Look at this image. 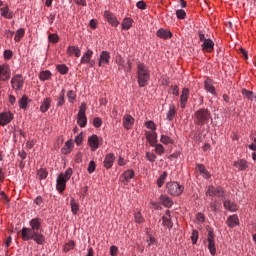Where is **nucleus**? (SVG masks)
<instances>
[{
    "instance_id": "nucleus-1",
    "label": "nucleus",
    "mask_w": 256,
    "mask_h": 256,
    "mask_svg": "<svg viewBox=\"0 0 256 256\" xmlns=\"http://www.w3.org/2000/svg\"><path fill=\"white\" fill-rule=\"evenodd\" d=\"M43 219L35 217L29 221L30 228L23 227L21 229V237L23 241H34L37 245L45 243V235L39 233Z\"/></svg>"
},
{
    "instance_id": "nucleus-2",
    "label": "nucleus",
    "mask_w": 256,
    "mask_h": 256,
    "mask_svg": "<svg viewBox=\"0 0 256 256\" xmlns=\"http://www.w3.org/2000/svg\"><path fill=\"white\" fill-rule=\"evenodd\" d=\"M137 77L139 87H147V84L151 79V73L144 63H139L137 65Z\"/></svg>"
},
{
    "instance_id": "nucleus-3",
    "label": "nucleus",
    "mask_w": 256,
    "mask_h": 256,
    "mask_svg": "<svg viewBox=\"0 0 256 256\" xmlns=\"http://www.w3.org/2000/svg\"><path fill=\"white\" fill-rule=\"evenodd\" d=\"M211 119V111L207 108H200L194 113V122L195 125L203 127L207 125Z\"/></svg>"
},
{
    "instance_id": "nucleus-4",
    "label": "nucleus",
    "mask_w": 256,
    "mask_h": 256,
    "mask_svg": "<svg viewBox=\"0 0 256 256\" xmlns=\"http://www.w3.org/2000/svg\"><path fill=\"white\" fill-rule=\"evenodd\" d=\"M115 63L118 65V71H124L125 73H131V69L133 67V63L131 62V59H128L125 61V58L121 56L120 54L116 55Z\"/></svg>"
},
{
    "instance_id": "nucleus-5",
    "label": "nucleus",
    "mask_w": 256,
    "mask_h": 256,
    "mask_svg": "<svg viewBox=\"0 0 256 256\" xmlns=\"http://www.w3.org/2000/svg\"><path fill=\"white\" fill-rule=\"evenodd\" d=\"M166 191L172 197H179L185 191V186L179 184L178 182H168L166 184Z\"/></svg>"
},
{
    "instance_id": "nucleus-6",
    "label": "nucleus",
    "mask_w": 256,
    "mask_h": 256,
    "mask_svg": "<svg viewBox=\"0 0 256 256\" xmlns=\"http://www.w3.org/2000/svg\"><path fill=\"white\" fill-rule=\"evenodd\" d=\"M87 111V104L85 102H82L79 106V111L77 115V125L79 127H87V115H85Z\"/></svg>"
},
{
    "instance_id": "nucleus-7",
    "label": "nucleus",
    "mask_w": 256,
    "mask_h": 256,
    "mask_svg": "<svg viewBox=\"0 0 256 256\" xmlns=\"http://www.w3.org/2000/svg\"><path fill=\"white\" fill-rule=\"evenodd\" d=\"M25 85V80H23V75L15 74L11 79V86L14 91H22Z\"/></svg>"
},
{
    "instance_id": "nucleus-8",
    "label": "nucleus",
    "mask_w": 256,
    "mask_h": 256,
    "mask_svg": "<svg viewBox=\"0 0 256 256\" xmlns=\"http://www.w3.org/2000/svg\"><path fill=\"white\" fill-rule=\"evenodd\" d=\"M207 242H208V250L210 251V255L216 256L217 247L215 246V233L213 232V230L208 231Z\"/></svg>"
},
{
    "instance_id": "nucleus-9",
    "label": "nucleus",
    "mask_w": 256,
    "mask_h": 256,
    "mask_svg": "<svg viewBox=\"0 0 256 256\" xmlns=\"http://www.w3.org/2000/svg\"><path fill=\"white\" fill-rule=\"evenodd\" d=\"M206 195H209V197H224L225 196V190L221 186H208V189L206 191Z\"/></svg>"
},
{
    "instance_id": "nucleus-10",
    "label": "nucleus",
    "mask_w": 256,
    "mask_h": 256,
    "mask_svg": "<svg viewBox=\"0 0 256 256\" xmlns=\"http://www.w3.org/2000/svg\"><path fill=\"white\" fill-rule=\"evenodd\" d=\"M11 79V66L9 64H0V81H9Z\"/></svg>"
},
{
    "instance_id": "nucleus-11",
    "label": "nucleus",
    "mask_w": 256,
    "mask_h": 256,
    "mask_svg": "<svg viewBox=\"0 0 256 256\" xmlns=\"http://www.w3.org/2000/svg\"><path fill=\"white\" fill-rule=\"evenodd\" d=\"M15 119V115L11 111H6L0 113V125L1 127H5L6 125H9L11 121Z\"/></svg>"
},
{
    "instance_id": "nucleus-12",
    "label": "nucleus",
    "mask_w": 256,
    "mask_h": 256,
    "mask_svg": "<svg viewBox=\"0 0 256 256\" xmlns=\"http://www.w3.org/2000/svg\"><path fill=\"white\" fill-rule=\"evenodd\" d=\"M133 177H135V171H133L132 169H128L123 174H121L120 181L121 183H123V185H129Z\"/></svg>"
},
{
    "instance_id": "nucleus-13",
    "label": "nucleus",
    "mask_w": 256,
    "mask_h": 256,
    "mask_svg": "<svg viewBox=\"0 0 256 256\" xmlns=\"http://www.w3.org/2000/svg\"><path fill=\"white\" fill-rule=\"evenodd\" d=\"M110 61L111 53L109 51H102L98 59V65L100 67H105V65H109Z\"/></svg>"
},
{
    "instance_id": "nucleus-14",
    "label": "nucleus",
    "mask_w": 256,
    "mask_h": 256,
    "mask_svg": "<svg viewBox=\"0 0 256 256\" xmlns=\"http://www.w3.org/2000/svg\"><path fill=\"white\" fill-rule=\"evenodd\" d=\"M104 17L112 27H119V20L116 18L115 14L110 11L104 12Z\"/></svg>"
},
{
    "instance_id": "nucleus-15",
    "label": "nucleus",
    "mask_w": 256,
    "mask_h": 256,
    "mask_svg": "<svg viewBox=\"0 0 256 256\" xmlns=\"http://www.w3.org/2000/svg\"><path fill=\"white\" fill-rule=\"evenodd\" d=\"M67 181L65 178H63V175H58L56 179V189L58 193H63L65 189L67 188Z\"/></svg>"
},
{
    "instance_id": "nucleus-16",
    "label": "nucleus",
    "mask_w": 256,
    "mask_h": 256,
    "mask_svg": "<svg viewBox=\"0 0 256 256\" xmlns=\"http://www.w3.org/2000/svg\"><path fill=\"white\" fill-rule=\"evenodd\" d=\"M201 47L204 53H212L213 49H215V42L211 38H208L201 44Z\"/></svg>"
},
{
    "instance_id": "nucleus-17",
    "label": "nucleus",
    "mask_w": 256,
    "mask_h": 256,
    "mask_svg": "<svg viewBox=\"0 0 256 256\" xmlns=\"http://www.w3.org/2000/svg\"><path fill=\"white\" fill-rule=\"evenodd\" d=\"M233 165L238 171H247L249 169V162L245 159H238L233 162Z\"/></svg>"
},
{
    "instance_id": "nucleus-18",
    "label": "nucleus",
    "mask_w": 256,
    "mask_h": 256,
    "mask_svg": "<svg viewBox=\"0 0 256 256\" xmlns=\"http://www.w3.org/2000/svg\"><path fill=\"white\" fill-rule=\"evenodd\" d=\"M187 101H189V88H183L180 95V107L185 109L187 107Z\"/></svg>"
},
{
    "instance_id": "nucleus-19",
    "label": "nucleus",
    "mask_w": 256,
    "mask_h": 256,
    "mask_svg": "<svg viewBox=\"0 0 256 256\" xmlns=\"http://www.w3.org/2000/svg\"><path fill=\"white\" fill-rule=\"evenodd\" d=\"M88 145L91 151H96L99 149V137L96 134H93L88 138Z\"/></svg>"
},
{
    "instance_id": "nucleus-20",
    "label": "nucleus",
    "mask_w": 256,
    "mask_h": 256,
    "mask_svg": "<svg viewBox=\"0 0 256 256\" xmlns=\"http://www.w3.org/2000/svg\"><path fill=\"white\" fill-rule=\"evenodd\" d=\"M157 37H159L160 39H171L173 37V33L170 30L164 29V28H160L157 30L156 32Z\"/></svg>"
},
{
    "instance_id": "nucleus-21",
    "label": "nucleus",
    "mask_w": 256,
    "mask_h": 256,
    "mask_svg": "<svg viewBox=\"0 0 256 256\" xmlns=\"http://www.w3.org/2000/svg\"><path fill=\"white\" fill-rule=\"evenodd\" d=\"M115 163V154L108 153L104 158V167L105 169H111L113 167V164Z\"/></svg>"
},
{
    "instance_id": "nucleus-22",
    "label": "nucleus",
    "mask_w": 256,
    "mask_h": 256,
    "mask_svg": "<svg viewBox=\"0 0 256 256\" xmlns=\"http://www.w3.org/2000/svg\"><path fill=\"white\" fill-rule=\"evenodd\" d=\"M226 224L230 229L237 227L239 225V216L233 214L227 218Z\"/></svg>"
},
{
    "instance_id": "nucleus-23",
    "label": "nucleus",
    "mask_w": 256,
    "mask_h": 256,
    "mask_svg": "<svg viewBox=\"0 0 256 256\" xmlns=\"http://www.w3.org/2000/svg\"><path fill=\"white\" fill-rule=\"evenodd\" d=\"M93 58V50L88 49L80 59V63L82 65H87V63H91V59Z\"/></svg>"
},
{
    "instance_id": "nucleus-24",
    "label": "nucleus",
    "mask_w": 256,
    "mask_h": 256,
    "mask_svg": "<svg viewBox=\"0 0 256 256\" xmlns=\"http://www.w3.org/2000/svg\"><path fill=\"white\" fill-rule=\"evenodd\" d=\"M196 170L199 171L200 175L204 177V179H211V173L205 168L204 164H197Z\"/></svg>"
},
{
    "instance_id": "nucleus-25",
    "label": "nucleus",
    "mask_w": 256,
    "mask_h": 256,
    "mask_svg": "<svg viewBox=\"0 0 256 256\" xmlns=\"http://www.w3.org/2000/svg\"><path fill=\"white\" fill-rule=\"evenodd\" d=\"M147 141L150 143V146H155L157 143V132L153 131H147L145 133Z\"/></svg>"
},
{
    "instance_id": "nucleus-26",
    "label": "nucleus",
    "mask_w": 256,
    "mask_h": 256,
    "mask_svg": "<svg viewBox=\"0 0 256 256\" xmlns=\"http://www.w3.org/2000/svg\"><path fill=\"white\" fill-rule=\"evenodd\" d=\"M51 103H53V100L50 97L45 98L40 105L41 113H47V111H49V109L51 108Z\"/></svg>"
},
{
    "instance_id": "nucleus-27",
    "label": "nucleus",
    "mask_w": 256,
    "mask_h": 256,
    "mask_svg": "<svg viewBox=\"0 0 256 256\" xmlns=\"http://www.w3.org/2000/svg\"><path fill=\"white\" fill-rule=\"evenodd\" d=\"M121 27L123 31H129L133 27V18L125 17L122 20Z\"/></svg>"
},
{
    "instance_id": "nucleus-28",
    "label": "nucleus",
    "mask_w": 256,
    "mask_h": 256,
    "mask_svg": "<svg viewBox=\"0 0 256 256\" xmlns=\"http://www.w3.org/2000/svg\"><path fill=\"white\" fill-rule=\"evenodd\" d=\"M133 123H135V118L131 115H126L123 118V127L125 129H131L133 127Z\"/></svg>"
},
{
    "instance_id": "nucleus-29",
    "label": "nucleus",
    "mask_w": 256,
    "mask_h": 256,
    "mask_svg": "<svg viewBox=\"0 0 256 256\" xmlns=\"http://www.w3.org/2000/svg\"><path fill=\"white\" fill-rule=\"evenodd\" d=\"M175 115H177V109L175 108V104H170L169 110L166 115L167 121H173V119H175Z\"/></svg>"
},
{
    "instance_id": "nucleus-30",
    "label": "nucleus",
    "mask_w": 256,
    "mask_h": 256,
    "mask_svg": "<svg viewBox=\"0 0 256 256\" xmlns=\"http://www.w3.org/2000/svg\"><path fill=\"white\" fill-rule=\"evenodd\" d=\"M67 54L70 57L73 55H75V57H81V49H79L77 46H68Z\"/></svg>"
},
{
    "instance_id": "nucleus-31",
    "label": "nucleus",
    "mask_w": 256,
    "mask_h": 256,
    "mask_svg": "<svg viewBox=\"0 0 256 256\" xmlns=\"http://www.w3.org/2000/svg\"><path fill=\"white\" fill-rule=\"evenodd\" d=\"M0 13H1V16L4 17L5 19H13L15 15L13 11L9 10V7L7 6L0 8Z\"/></svg>"
},
{
    "instance_id": "nucleus-32",
    "label": "nucleus",
    "mask_w": 256,
    "mask_h": 256,
    "mask_svg": "<svg viewBox=\"0 0 256 256\" xmlns=\"http://www.w3.org/2000/svg\"><path fill=\"white\" fill-rule=\"evenodd\" d=\"M160 201H161L162 205L164 207H168V209L173 207V199L169 198V196H167V195H161Z\"/></svg>"
},
{
    "instance_id": "nucleus-33",
    "label": "nucleus",
    "mask_w": 256,
    "mask_h": 256,
    "mask_svg": "<svg viewBox=\"0 0 256 256\" xmlns=\"http://www.w3.org/2000/svg\"><path fill=\"white\" fill-rule=\"evenodd\" d=\"M204 87H205L206 91L211 93V95H215V86H213V81L210 78H207L204 81Z\"/></svg>"
},
{
    "instance_id": "nucleus-34",
    "label": "nucleus",
    "mask_w": 256,
    "mask_h": 256,
    "mask_svg": "<svg viewBox=\"0 0 256 256\" xmlns=\"http://www.w3.org/2000/svg\"><path fill=\"white\" fill-rule=\"evenodd\" d=\"M224 208L228 209V211H231L232 213H235L237 211V204L232 202L231 200L224 201Z\"/></svg>"
},
{
    "instance_id": "nucleus-35",
    "label": "nucleus",
    "mask_w": 256,
    "mask_h": 256,
    "mask_svg": "<svg viewBox=\"0 0 256 256\" xmlns=\"http://www.w3.org/2000/svg\"><path fill=\"white\" fill-rule=\"evenodd\" d=\"M29 97L27 95H23L21 99L18 101V105L21 109L26 110L29 105Z\"/></svg>"
},
{
    "instance_id": "nucleus-36",
    "label": "nucleus",
    "mask_w": 256,
    "mask_h": 256,
    "mask_svg": "<svg viewBox=\"0 0 256 256\" xmlns=\"http://www.w3.org/2000/svg\"><path fill=\"white\" fill-rule=\"evenodd\" d=\"M51 75H52L51 71L45 70V71L40 72L39 79H40V81H49V79H51Z\"/></svg>"
},
{
    "instance_id": "nucleus-37",
    "label": "nucleus",
    "mask_w": 256,
    "mask_h": 256,
    "mask_svg": "<svg viewBox=\"0 0 256 256\" xmlns=\"http://www.w3.org/2000/svg\"><path fill=\"white\" fill-rule=\"evenodd\" d=\"M70 206L73 215H77V213H79V203L75 202V198H71Z\"/></svg>"
},
{
    "instance_id": "nucleus-38",
    "label": "nucleus",
    "mask_w": 256,
    "mask_h": 256,
    "mask_svg": "<svg viewBox=\"0 0 256 256\" xmlns=\"http://www.w3.org/2000/svg\"><path fill=\"white\" fill-rule=\"evenodd\" d=\"M242 95L244 97H246V99H248V101H253L254 99H256V96L253 93V91H249L247 89H242Z\"/></svg>"
},
{
    "instance_id": "nucleus-39",
    "label": "nucleus",
    "mask_w": 256,
    "mask_h": 256,
    "mask_svg": "<svg viewBox=\"0 0 256 256\" xmlns=\"http://www.w3.org/2000/svg\"><path fill=\"white\" fill-rule=\"evenodd\" d=\"M23 37H25V29L20 28L15 33L14 41H16V43H19V41H21Z\"/></svg>"
},
{
    "instance_id": "nucleus-40",
    "label": "nucleus",
    "mask_w": 256,
    "mask_h": 256,
    "mask_svg": "<svg viewBox=\"0 0 256 256\" xmlns=\"http://www.w3.org/2000/svg\"><path fill=\"white\" fill-rule=\"evenodd\" d=\"M162 225H164V227H168V229H173V222L171 221V217L163 216Z\"/></svg>"
},
{
    "instance_id": "nucleus-41",
    "label": "nucleus",
    "mask_w": 256,
    "mask_h": 256,
    "mask_svg": "<svg viewBox=\"0 0 256 256\" xmlns=\"http://www.w3.org/2000/svg\"><path fill=\"white\" fill-rule=\"evenodd\" d=\"M57 72L61 75H67L69 73V68L65 64H59L56 66Z\"/></svg>"
},
{
    "instance_id": "nucleus-42",
    "label": "nucleus",
    "mask_w": 256,
    "mask_h": 256,
    "mask_svg": "<svg viewBox=\"0 0 256 256\" xmlns=\"http://www.w3.org/2000/svg\"><path fill=\"white\" fill-rule=\"evenodd\" d=\"M65 105V89L59 93L57 107H63Z\"/></svg>"
},
{
    "instance_id": "nucleus-43",
    "label": "nucleus",
    "mask_w": 256,
    "mask_h": 256,
    "mask_svg": "<svg viewBox=\"0 0 256 256\" xmlns=\"http://www.w3.org/2000/svg\"><path fill=\"white\" fill-rule=\"evenodd\" d=\"M66 95L69 103H75V101H77V94L75 93V91L68 90Z\"/></svg>"
},
{
    "instance_id": "nucleus-44",
    "label": "nucleus",
    "mask_w": 256,
    "mask_h": 256,
    "mask_svg": "<svg viewBox=\"0 0 256 256\" xmlns=\"http://www.w3.org/2000/svg\"><path fill=\"white\" fill-rule=\"evenodd\" d=\"M72 249H75V241L70 240L69 242H67L64 247H63V251L65 253H69V251H72Z\"/></svg>"
},
{
    "instance_id": "nucleus-45",
    "label": "nucleus",
    "mask_w": 256,
    "mask_h": 256,
    "mask_svg": "<svg viewBox=\"0 0 256 256\" xmlns=\"http://www.w3.org/2000/svg\"><path fill=\"white\" fill-rule=\"evenodd\" d=\"M160 141L164 145H173V143H174V141H173V139H171V137H169L167 135H163V134L160 137Z\"/></svg>"
},
{
    "instance_id": "nucleus-46",
    "label": "nucleus",
    "mask_w": 256,
    "mask_h": 256,
    "mask_svg": "<svg viewBox=\"0 0 256 256\" xmlns=\"http://www.w3.org/2000/svg\"><path fill=\"white\" fill-rule=\"evenodd\" d=\"M152 147L155 148V153L157 155L161 156L165 153V147L162 144H157V142H156V144H154V146H152Z\"/></svg>"
},
{
    "instance_id": "nucleus-47",
    "label": "nucleus",
    "mask_w": 256,
    "mask_h": 256,
    "mask_svg": "<svg viewBox=\"0 0 256 256\" xmlns=\"http://www.w3.org/2000/svg\"><path fill=\"white\" fill-rule=\"evenodd\" d=\"M165 179H167V172H163L157 179V186L159 188L163 187V185L165 184Z\"/></svg>"
},
{
    "instance_id": "nucleus-48",
    "label": "nucleus",
    "mask_w": 256,
    "mask_h": 256,
    "mask_svg": "<svg viewBox=\"0 0 256 256\" xmlns=\"http://www.w3.org/2000/svg\"><path fill=\"white\" fill-rule=\"evenodd\" d=\"M59 175H62L63 179H66V181H69L73 175V168H68L65 173H60Z\"/></svg>"
},
{
    "instance_id": "nucleus-49",
    "label": "nucleus",
    "mask_w": 256,
    "mask_h": 256,
    "mask_svg": "<svg viewBox=\"0 0 256 256\" xmlns=\"http://www.w3.org/2000/svg\"><path fill=\"white\" fill-rule=\"evenodd\" d=\"M37 175L40 180H43V179H47V176L49 175V173L47 172V169L41 168L40 170H38Z\"/></svg>"
},
{
    "instance_id": "nucleus-50",
    "label": "nucleus",
    "mask_w": 256,
    "mask_h": 256,
    "mask_svg": "<svg viewBox=\"0 0 256 256\" xmlns=\"http://www.w3.org/2000/svg\"><path fill=\"white\" fill-rule=\"evenodd\" d=\"M146 159L150 163H155V161H157V155H155V153L152 152H146Z\"/></svg>"
},
{
    "instance_id": "nucleus-51",
    "label": "nucleus",
    "mask_w": 256,
    "mask_h": 256,
    "mask_svg": "<svg viewBox=\"0 0 256 256\" xmlns=\"http://www.w3.org/2000/svg\"><path fill=\"white\" fill-rule=\"evenodd\" d=\"M135 223H145V218H143V214H141V211H138L135 216Z\"/></svg>"
},
{
    "instance_id": "nucleus-52",
    "label": "nucleus",
    "mask_w": 256,
    "mask_h": 256,
    "mask_svg": "<svg viewBox=\"0 0 256 256\" xmlns=\"http://www.w3.org/2000/svg\"><path fill=\"white\" fill-rule=\"evenodd\" d=\"M199 239V231L193 230L191 235V241L193 245H197V241Z\"/></svg>"
},
{
    "instance_id": "nucleus-53",
    "label": "nucleus",
    "mask_w": 256,
    "mask_h": 256,
    "mask_svg": "<svg viewBox=\"0 0 256 256\" xmlns=\"http://www.w3.org/2000/svg\"><path fill=\"white\" fill-rule=\"evenodd\" d=\"M176 17H177V19L183 20V19H185V17H187V13L183 9H178L176 11Z\"/></svg>"
},
{
    "instance_id": "nucleus-54",
    "label": "nucleus",
    "mask_w": 256,
    "mask_h": 256,
    "mask_svg": "<svg viewBox=\"0 0 256 256\" xmlns=\"http://www.w3.org/2000/svg\"><path fill=\"white\" fill-rule=\"evenodd\" d=\"M48 41H50V43H59V35H57V33L50 34Z\"/></svg>"
},
{
    "instance_id": "nucleus-55",
    "label": "nucleus",
    "mask_w": 256,
    "mask_h": 256,
    "mask_svg": "<svg viewBox=\"0 0 256 256\" xmlns=\"http://www.w3.org/2000/svg\"><path fill=\"white\" fill-rule=\"evenodd\" d=\"M3 57L6 61L13 59V51L12 50H5L3 53Z\"/></svg>"
},
{
    "instance_id": "nucleus-56",
    "label": "nucleus",
    "mask_w": 256,
    "mask_h": 256,
    "mask_svg": "<svg viewBox=\"0 0 256 256\" xmlns=\"http://www.w3.org/2000/svg\"><path fill=\"white\" fill-rule=\"evenodd\" d=\"M95 169H97V165L95 164V161H90L89 162V165H88V169H87V171H88V173H95Z\"/></svg>"
},
{
    "instance_id": "nucleus-57",
    "label": "nucleus",
    "mask_w": 256,
    "mask_h": 256,
    "mask_svg": "<svg viewBox=\"0 0 256 256\" xmlns=\"http://www.w3.org/2000/svg\"><path fill=\"white\" fill-rule=\"evenodd\" d=\"M93 125L96 127V129H99L103 125V120H101L100 117H96L93 119Z\"/></svg>"
},
{
    "instance_id": "nucleus-58",
    "label": "nucleus",
    "mask_w": 256,
    "mask_h": 256,
    "mask_svg": "<svg viewBox=\"0 0 256 256\" xmlns=\"http://www.w3.org/2000/svg\"><path fill=\"white\" fill-rule=\"evenodd\" d=\"M147 129H151V131H156L157 130V126L155 125V122L149 120L145 123Z\"/></svg>"
},
{
    "instance_id": "nucleus-59",
    "label": "nucleus",
    "mask_w": 256,
    "mask_h": 256,
    "mask_svg": "<svg viewBox=\"0 0 256 256\" xmlns=\"http://www.w3.org/2000/svg\"><path fill=\"white\" fill-rule=\"evenodd\" d=\"M136 7L138 9H141L142 11H145V9H147V3H145V1L141 0V1H138L136 3Z\"/></svg>"
},
{
    "instance_id": "nucleus-60",
    "label": "nucleus",
    "mask_w": 256,
    "mask_h": 256,
    "mask_svg": "<svg viewBox=\"0 0 256 256\" xmlns=\"http://www.w3.org/2000/svg\"><path fill=\"white\" fill-rule=\"evenodd\" d=\"M75 143L76 145L79 147V145H81V143H83V134L80 133L75 137Z\"/></svg>"
},
{
    "instance_id": "nucleus-61",
    "label": "nucleus",
    "mask_w": 256,
    "mask_h": 256,
    "mask_svg": "<svg viewBox=\"0 0 256 256\" xmlns=\"http://www.w3.org/2000/svg\"><path fill=\"white\" fill-rule=\"evenodd\" d=\"M198 37L202 43L209 39V38L205 37V33H203V31H201V30L198 31Z\"/></svg>"
},
{
    "instance_id": "nucleus-62",
    "label": "nucleus",
    "mask_w": 256,
    "mask_h": 256,
    "mask_svg": "<svg viewBox=\"0 0 256 256\" xmlns=\"http://www.w3.org/2000/svg\"><path fill=\"white\" fill-rule=\"evenodd\" d=\"M75 146L73 140H68L66 143H65V146L66 149H69L70 151L73 149V147Z\"/></svg>"
},
{
    "instance_id": "nucleus-63",
    "label": "nucleus",
    "mask_w": 256,
    "mask_h": 256,
    "mask_svg": "<svg viewBox=\"0 0 256 256\" xmlns=\"http://www.w3.org/2000/svg\"><path fill=\"white\" fill-rule=\"evenodd\" d=\"M196 219L199 221V223H205V215H203V213H198L196 215Z\"/></svg>"
},
{
    "instance_id": "nucleus-64",
    "label": "nucleus",
    "mask_w": 256,
    "mask_h": 256,
    "mask_svg": "<svg viewBox=\"0 0 256 256\" xmlns=\"http://www.w3.org/2000/svg\"><path fill=\"white\" fill-rule=\"evenodd\" d=\"M117 251H119V248H117V246L110 247V255L111 256H117Z\"/></svg>"
}]
</instances>
